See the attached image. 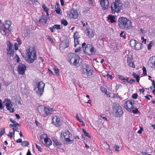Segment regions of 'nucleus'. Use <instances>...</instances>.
Listing matches in <instances>:
<instances>
[{
	"label": "nucleus",
	"instance_id": "7ed1b4c3",
	"mask_svg": "<svg viewBox=\"0 0 155 155\" xmlns=\"http://www.w3.org/2000/svg\"><path fill=\"white\" fill-rule=\"evenodd\" d=\"M118 25L120 28L124 30L130 29L132 27L131 21L124 17H120L118 18Z\"/></svg>",
	"mask_w": 155,
	"mask_h": 155
},
{
	"label": "nucleus",
	"instance_id": "412c9836",
	"mask_svg": "<svg viewBox=\"0 0 155 155\" xmlns=\"http://www.w3.org/2000/svg\"><path fill=\"white\" fill-rule=\"evenodd\" d=\"M69 41L68 40H65L62 41L60 45V48L62 50L64 49L69 46Z\"/></svg>",
	"mask_w": 155,
	"mask_h": 155
},
{
	"label": "nucleus",
	"instance_id": "f257e3e1",
	"mask_svg": "<svg viewBox=\"0 0 155 155\" xmlns=\"http://www.w3.org/2000/svg\"><path fill=\"white\" fill-rule=\"evenodd\" d=\"M25 58L29 63H33L37 58V52L35 46H28L25 50Z\"/></svg>",
	"mask_w": 155,
	"mask_h": 155
},
{
	"label": "nucleus",
	"instance_id": "dca6fc26",
	"mask_svg": "<svg viewBox=\"0 0 155 155\" xmlns=\"http://www.w3.org/2000/svg\"><path fill=\"white\" fill-rule=\"evenodd\" d=\"M100 4L103 10H106L108 9L109 5L108 0H101Z\"/></svg>",
	"mask_w": 155,
	"mask_h": 155
},
{
	"label": "nucleus",
	"instance_id": "ddd939ff",
	"mask_svg": "<svg viewBox=\"0 0 155 155\" xmlns=\"http://www.w3.org/2000/svg\"><path fill=\"white\" fill-rule=\"evenodd\" d=\"M7 45L8 47L7 48V54L10 57H13L15 53L13 45L10 41L8 42Z\"/></svg>",
	"mask_w": 155,
	"mask_h": 155
},
{
	"label": "nucleus",
	"instance_id": "a878e982",
	"mask_svg": "<svg viewBox=\"0 0 155 155\" xmlns=\"http://www.w3.org/2000/svg\"><path fill=\"white\" fill-rule=\"evenodd\" d=\"M44 142V143H43L44 145L48 148H49L50 146L52 145L51 140L48 138Z\"/></svg>",
	"mask_w": 155,
	"mask_h": 155
},
{
	"label": "nucleus",
	"instance_id": "2f4dec72",
	"mask_svg": "<svg viewBox=\"0 0 155 155\" xmlns=\"http://www.w3.org/2000/svg\"><path fill=\"white\" fill-rule=\"evenodd\" d=\"M80 36L79 35V32L78 31H76L74 33V39H79Z\"/></svg>",
	"mask_w": 155,
	"mask_h": 155
},
{
	"label": "nucleus",
	"instance_id": "4be33fe9",
	"mask_svg": "<svg viewBox=\"0 0 155 155\" xmlns=\"http://www.w3.org/2000/svg\"><path fill=\"white\" fill-rule=\"evenodd\" d=\"M69 15L71 18H76L78 16V13L76 10L74 9H72L70 11Z\"/></svg>",
	"mask_w": 155,
	"mask_h": 155
},
{
	"label": "nucleus",
	"instance_id": "f8f14e48",
	"mask_svg": "<svg viewBox=\"0 0 155 155\" xmlns=\"http://www.w3.org/2000/svg\"><path fill=\"white\" fill-rule=\"evenodd\" d=\"M3 103H5V104L6 106V108L11 113L14 112V108L12 107V104H11V101L10 99H5Z\"/></svg>",
	"mask_w": 155,
	"mask_h": 155
},
{
	"label": "nucleus",
	"instance_id": "2eb2a0df",
	"mask_svg": "<svg viewBox=\"0 0 155 155\" xmlns=\"http://www.w3.org/2000/svg\"><path fill=\"white\" fill-rule=\"evenodd\" d=\"M84 33L88 38H92L94 35L93 30L88 26H87L86 29H85Z\"/></svg>",
	"mask_w": 155,
	"mask_h": 155
},
{
	"label": "nucleus",
	"instance_id": "bf43d9fd",
	"mask_svg": "<svg viewBox=\"0 0 155 155\" xmlns=\"http://www.w3.org/2000/svg\"><path fill=\"white\" fill-rule=\"evenodd\" d=\"M49 29L51 32H53L54 31L55 28L53 26L52 27H50Z\"/></svg>",
	"mask_w": 155,
	"mask_h": 155
},
{
	"label": "nucleus",
	"instance_id": "39448f33",
	"mask_svg": "<svg viewBox=\"0 0 155 155\" xmlns=\"http://www.w3.org/2000/svg\"><path fill=\"white\" fill-rule=\"evenodd\" d=\"M82 48L85 54L90 55L93 54L95 53L94 48L91 44H87L86 45V43L84 42L82 44Z\"/></svg>",
	"mask_w": 155,
	"mask_h": 155
},
{
	"label": "nucleus",
	"instance_id": "5fc2aeb1",
	"mask_svg": "<svg viewBox=\"0 0 155 155\" xmlns=\"http://www.w3.org/2000/svg\"><path fill=\"white\" fill-rule=\"evenodd\" d=\"M132 112L134 114H137L139 112V111L138 110V108H136L135 110H133Z\"/></svg>",
	"mask_w": 155,
	"mask_h": 155
},
{
	"label": "nucleus",
	"instance_id": "9b49d317",
	"mask_svg": "<svg viewBox=\"0 0 155 155\" xmlns=\"http://www.w3.org/2000/svg\"><path fill=\"white\" fill-rule=\"evenodd\" d=\"M134 101L129 100L125 103L124 104V107L128 111H131L134 107Z\"/></svg>",
	"mask_w": 155,
	"mask_h": 155
},
{
	"label": "nucleus",
	"instance_id": "cd10ccee",
	"mask_svg": "<svg viewBox=\"0 0 155 155\" xmlns=\"http://www.w3.org/2000/svg\"><path fill=\"white\" fill-rule=\"evenodd\" d=\"M142 47L143 44L137 41L135 44V47H134V48L135 50H138L141 49L142 48Z\"/></svg>",
	"mask_w": 155,
	"mask_h": 155
},
{
	"label": "nucleus",
	"instance_id": "a19ab883",
	"mask_svg": "<svg viewBox=\"0 0 155 155\" xmlns=\"http://www.w3.org/2000/svg\"><path fill=\"white\" fill-rule=\"evenodd\" d=\"M100 89L101 91L104 93H105V94H106L107 92V89L105 88L104 87H100Z\"/></svg>",
	"mask_w": 155,
	"mask_h": 155
},
{
	"label": "nucleus",
	"instance_id": "6e6d98bb",
	"mask_svg": "<svg viewBox=\"0 0 155 155\" xmlns=\"http://www.w3.org/2000/svg\"><path fill=\"white\" fill-rule=\"evenodd\" d=\"M125 34L124 33V31L121 32V33L120 34V36L123 37L124 38H126Z\"/></svg>",
	"mask_w": 155,
	"mask_h": 155
},
{
	"label": "nucleus",
	"instance_id": "7c9ffc66",
	"mask_svg": "<svg viewBox=\"0 0 155 155\" xmlns=\"http://www.w3.org/2000/svg\"><path fill=\"white\" fill-rule=\"evenodd\" d=\"M137 41L134 39H132L130 41L129 44L132 48H134V47H135V44Z\"/></svg>",
	"mask_w": 155,
	"mask_h": 155
},
{
	"label": "nucleus",
	"instance_id": "423d86ee",
	"mask_svg": "<svg viewBox=\"0 0 155 155\" xmlns=\"http://www.w3.org/2000/svg\"><path fill=\"white\" fill-rule=\"evenodd\" d=\"M72 134L68 130H65L64 132H62L61 134V137L62 141H64L66 144H71L73 143V140H71L70 138L71 137Z\"/></svg>",
	"mask_w": 155,
	"mask_h": 155
},
{
	"label": "nucleus",
	"instance_id": "8fccbe9b",
	"mask_svg": "<svg viewBox=\"0 0 155 155\" xmlns=\"http://www.w3.org/2000/svg\"><path fill=\"white\" fill-rule=\"evenodd\" d=\"M47 37L48 39L52 43H54L53 40L50 36L47 35Z\"/></svg>",
	"mask_w": 155,
	"mask_h": 155
},
{
	"label": "nucleus",
	"instance_id": "bb28decb",
	"mask_svg": "<svg viewBox=\"0 0 155 155\" xmlns=\"http://www.w3.org/2000/svg\"><path fill=\"white\" fill-rule=\"evenodd\" d=\"M115 17L112 15H109L107 17V19L110 21V22L112 23L116 22V21L115 20Z\"/></svg>",
	"mask_w": 155,
	"mask_h": 155
},
{
	"label": "nucleus",
	"instance_id": "5701e85b",
	"mask_svg": "<svg viewBox=\"0 0 155 155\" xmlns=\"http://www.w3.org/2000/svg\"><path fill=\"white\" fill-rule=\"evenodd\" d=\"M52 139L54 143L58 147H61L62 144L59 140L57 139L55 137H53L52 138Z\"/></svg>",
	"mask_w": 155,
	"mask_h": 155
},
{
	"label": "nucleus",
	"instance_id": "e433bc0d",
	"mask_svg": "<svg viewBox=\"0 0 155 155\" xmlns=\"http://www.w3.org/2000/svg\"><path fill=\"white\" fill-rule=\"evenodd\" d=\"M14 59L17 63H19L20 61V58L17 54H16L15 56L14 57Z\"/></svg>",
	"mask_w": 155,
	"mask_h": 155
},
{
	"label": "nucleus",
	"instance_id": "72a5a7b5",
	"mask_svg": "<svg viewBox=\"0 0 155 155\" xmlns=\"http://www.w3.org/2000/svg\"><path fill=\"white\" fill-rule=\"evenodd\" d=\"M154 42L153 41H151L150 43L147 45V48L148 50H150L151 49L152 46L154 45Z\"/></svg>",
	"mask_w": 155,
	"mask_h": 155
},
{
	"label": "nucleus",
	"instance_id": "f704fd0d",
	"mask_svg": "<svg viewBox=\"0 0 155 155\" xmlns=\"http://www.w3.org/2000/svg\"><path fill=\"white\" fill-rule=\"evenodd\" d=\"M79 39H74V46L76 47L77 45L79 44L80 41Z\"/></svg>",
	"mask_w": 155,
	"mask_h": 155
},
{
	"label": "nucleus",
	"instance_id": "0eeeda50",
	"mask_svg": "<svg viewBox=\"0 0 155 155\" xmlns=\"http://www.w3.org/2000/svg\"><path fill=\"white\" fill-rule=\"evenodd\" d=\"M81 71L84 77H87L91 75L93 73V71L92 68L88 64L83 65Z\"/></svg>",
	"mask_w": 155,
	"mask_h": 155
},
{
	"label": "nucleus",
	"instance_id": "6ab92c4d",
	"mask_svg": "<svg viewBox=\"0 0 155 155\" xmlns=\"http://www.w3.org/2000/svg\"><path fill=\"white\" fill-rule=\"evenodd\" d=\"M127 62L129 66L133 68H135V65L134 63L133 58L131 55H128L127 56Z\"/></svg>",
	"mask_w": 155,
	"mask_h": 155
},
{
	"label": "nucleus",
	"instance_id": "f3484780",
	"mask_svg": "<svg viewBox=\"0 0 155 155\" xmlns=\"http://www.w3.org/2000/svg\"><path fill=\"white\" fill-rule=\"evenodd\" d=\"M52 123L57 127H60L61 124L59 116L55 115L52 117Z\"/></svg>",
	"mask_w": 155,
	"mask_h": 155
},
{
	"label": "nucleus",
	"instance_id": "0e129e2a",
	"mask_svg": "<svg viewBox=\"0 0 155 155\" xmlns=\"http://www.w3.org/2000/svg\"><path fill=\"white\" fill-rule=\"evenodd\" d=\"M141 39L142 40H143L142 42L144 43L145 44L146 43V41H147L146 39H144L143 37H142Z\"/></svg>",
	"mask_w": 155,
	"mask_h": 155
},
{
	"label": "nucleus",
	"instance_id": "37998d69",
	"mask_svg": "<svg viewBox=\"0 0 155 155\" xmlns=\"http://www.w3.org/2000/svg\"><path fill=\"white\" fill-rule=\"evenodd\" d=\"M54 72L55 74L57 75L59 74V70L58 68L55 67L54 68Z\"/></svg>",
	"mask_w": 155,
	"mask_h": 155
},
{
	"label": "nucleus",
	"instance_id": "774afa93",
	"mask_svg": "<svg viewBox=\"0 0 155 155\" xmlns=\"http://www.w3.org/2000/svg\"><path fill=\"white\" fill-rule=\"evenodd\" d=\"M152 85L153 87L154 88H155V81H154V80H153L152 81Z\"/></svg>",
	"mask_w": 155,
	"mask_h": 155
},
{
	"label": "nucleus",
	"instance_id": "a211bd4d",
	"mask_svg": "<svg viewBox=\"0 0 155 155\" xmlns=\"http://www.w3.org/2000/svg\"><path fill=\"white\" fill-rule=\"evenodd\" d=\"M11 31V29H8L7 28L2 26L0 28V31L2 35L8 37L9 35V33Z\"/></svg>",
	"mask_w": 155,
	"mask_h": 155
},
{
	"label": "nucleus",
	"instance_id": "f03ea898",
	"mask_svg": "<svg viewBox=\"0 0 155 155\" xmlns=\"http://www.w3.org/2000/svg\"><path fill=\"white\" fill-rule=\"evenodd\" d=\"M67 59L71 65L77 67L80 65L82 61L81 59L78 55L73 53L68 54Z\"/></svg>",
	"mask_w": 155,
	"mask_h": 155
},
{
	"label": "nucleus",
	"instance_id": "6e6552de",
	"mask_svg": "<svg viewBox=\"0 0 155 155\" xmlns=\"http://www.w3.org/2000/svg\"><path fill=\"white\" fill-rule=\"evenodd\" d=\"M113 111L116 117H120L123 114V111L122 107L117 104L114 105L113 107Z\"/></svg>",
	"mask_w": 155,
	"mask_h": 155
},
{
	"label": "nucleus",
	"instance_id": "052dcab7",
	"mask_svg": "<svg viewBox=\"0 0 155 155\" xmlns=\"http://www.w3.org/2000/svg\"><path fill=\"white\" fill-rule=\"evenodd\" d=\"M143 130V128L141 127L140 128V129L137 131V133L141 134L142 133V131Z\"/></svg>",
	"mask_w": 155,
	"mask_h": 155
},
{
	"label": "nucleus",
	"instance_id": "69168bd1",
	"mask_svg": "<svg viewBox=\"0 0 155 155\" xmlns=\"http://www.w3.org/2000/svg\"><path fill=\"white\" fill-rule=\"evenodd\" d=\"M22 140L21 139L19 138L16 140V142L18 143H21V142L22 143Z\"/></svg>",
	"mask_w": 155,
	"mask_h": 155
},
{
	"label": "nucleus",
	"instance_id": "e2e57ef3",
	"mask_svg": "<svg viewBox=\"0 0 155 155\" xmlns=\"http://www.w3.org/2000/svg\"><path fill=\"white\" fill-rule=\"evenodd\" d=\"M100 117L103 119L104 120H105L106 121H108V120H107V118L103 116L102 115H101L100 116Z\"/></svg>",
	"mask_w": 155,
	"mask_h": 155
},
{
	"label": "nucleus",
	"instance_id": "de8ad7c7",
	"mask_svg": "<svg viewBox=\"0 0 155 155\" xmlns=\"http://www.w3.org/2000/svg\"><path fill=\"white\" fill-rule=\"evenodd\" d=\"M117 77L119 79H121L123 82H124V81L125 80L123 76L120 75H118Z\"/></svg>",
	"mask_w": 155,
	"mask_h": 155
},
{
	"label": "nucleus",
	"instance_id": "c9c22d12",
	"mask_svg": "<svg viewBox=\"0 0 155 155\" xmlns=\"http://www.w3.org/2000/svg\"><path fill=\"white\" fill-rule=\"evenodd\" d=\"M29 144V143L28 141H24L22 142L21 145L24 147L28 146Z\"/></svg>",
	"mask_w": 155,
	"mask_h": 155
},
{
	"label": "nucleus",
	"instance_id": "473e14b6",
	"mask_svg": "<svg viewBox=\"0 0 155 155\" xmlns=\"http://www.w3.org/2000/svg\"><path fill=\"white\" fill-rule=\"evenodd\" d=\"M83 132L84 134V135L85 136L88 137H89V138H91V135L89 134L86 131V130L85 129H83Z\"/></svg>",
	"mask_w": 155,
	"mask_h": 155
},
{
	"label": "nucleus",
	"instance_id": "c756f323",
	"mask_svg": "<svg viewBox=\"0 0 155 155\" xmlns=\"http://www.w3.org/2000/svg\"><path fill=\"white\" fill-rule=\"evenodd\" d=\"M105 39L104 38H99L97 40V42L98 45L102 47L104 46V40Z\"/></svg>",
	"mask_w": 155,
	"mask_h": 155
},
{
	"label": "nucleus",
	"instance_id": "338daca9",
	"mask_svg": "<svg viewBox=\"0 0 155 155\" xmlns=\"http://www.w3.org/2000/svg\"><path fill=\"white\" fill-rule=\"evenodd\" d=\"M26 155H33L31 153V151L29 149L28 150V152L27 153Z\"/></svg>",
	"mask_w": 155,
	"mask_h": 155
},
{
	"label": "nucleus",
	"instance_id": "79ce46f5",
	"mask_svg": "<svg viewBox=\"0 0 155 155\" xmlns=\"http://www.w3.org/2000/svg\"><path fill=\"white\" fill-rule=\"evenodd\" d=\"M61 23L65 26H67L68 24V22L66 20L62 19L61 21Z\"/></svg>",
	"mask_w": 155,
	"mask_h": 155
},
{
	"label": "nucleus",
	"instance_id": "9d476101",
	"mask_svg": "<svg viewBox=\"0 0 155 155\" xmlns=\"http://www.w3.org/2000/svg\"><path fill=\"white\" fill-rule=\"evenodd\" d=\"M42 110H43L41 108L38 109V112L41 114L43 115L44 117H45L49 114H50L52 113V111H53V109L50 107H45L43 113Z\"/></svg>",
	"mask_w": 155,
	"mask_h": 155
},
{
	"label": "nucleus",
	"instance_id": "4d7b16f0",
	"mask_svg": "<svg viewBox=\"0 0 155 155\" xmlns=\"http://www.w3.org/2000/svg\"><path fill=\"white\" fill-rule=\"evenodd\" d=\"M137 96L138 95L137 93L134 94L132 95V98L134 99H136L137 98Z\"/></svg>",
	"mask_w": 155,
	"mask_h": 155
},
{
	"label": "nucleus",
	"instance_id": "4468645a",
	"mask_svg": "<svg viewBox=\"0 0 155 155\" xmlns=\"http://www.w3.org/2000/svg\"><path fill=\"white\" fill-rule=\"evenodd\" d=\"M26 68L27 67L25 64L21 63L19 64L17 68L18 73L21 75H23L25 74Z\"/></svg>",
	"mask_w": 155,
	"mask_h": 155
},
{
	"label": "nucleus",
	"instance_id": "49530a36",
	"mask_svg": "<svg viewBox=\"0 0 155 155\" xmlns=\"http://www.w3.org/2000/svg\"><path fill=\"white\" fill-rule=\"evenodd\" d=\"M12 129L13 130V133L14 135H15V131L19 132V128L18 127H13Z\"/></svg>",
	"mask_w": 155,
	"mask_h": 155
},
{
	"label": "nucleus",
	"instance_id": "c85d7f7f",
	"mask_svg": "<svg viewBox=\"0 0 155 155\" xmlns=\"http://www.w3.org/2000/svg\"><path fill=\"white\" fill-rule=\"evenodd\" d=\"M48 137L47 134H42L40 137V141H41L42 143L46 140L48 138Z\"/></svg>",
	"mask_w": 155,
	"mask_h": 155
},
{
	"label": "nucleus",
	"instance_id": "3c124183",
	"mask_svg": "<svg viewBox=\"0 0 155 155\" xmlns=\"http://www.w3.org/2000/svg\"><path fill=\"white\" fill-rule=\"evenodd\" d=\"M5 133V128L2 129L0 131V136L1 137Z\"/></svg>",
	"mask_w": 155,
	"mask_h": 155
},
{
	"label": "nucleus",
	"instance_id": "680f3d73",
	"mask_svg": "<svg viewBox=\"0 0 155 155\" xmlns=\"http://www.w3.org/2000/svg\"><path fill=\"white\" fill-rule=\"evenodd\" d=\"M133 75L134 76V77L135 78H137L138 77H139V75H138L137 74H136V73H134V72H133Z\"/></svg>",
	"mask_w": 155,
	"mask_h": 155
},
{
	"label": "nucleus",
	"instance_id": "a18cd8bd",
	"mask_svg": "<svg viewBox=\"0 0 155 155\" xmlns=\"http://www.w3.org/2000/svg\"><path fill=\"white\" fill-rule=\"evenodd\" d=\"M143 74L145 76L147 75L146 69L145 67H143Z\"/></svg>",
	"mask_w": 155,
	"mask_h": 155
},
{
	"label": "nucleus",
	"instance_id": "58836bf2",
	"mask_svg": "<svg viewBox=\"0 0 155 155\" xmlns=\"http://www.w3.org/2000/svg\"><path fill=\"white\" fill-rule=\"evenodd\" d=\"M109 97L112 98H117V94L114 93H110Z\"/></svg>",
	"mask_w": 155,
	"mask_h": 155
},
{
	"label": "nucleus",
	"instance_id": "b1692460",
	"mask_svg": "<svg viewBox=\"0 0 155 155\" xmlns=\"http://www.w3.org/2000/svg\"><path fill=\"white\" fill-rule=\"evenodd\" d=\"M47 19L45 16L42 15L40 16V19L39 20V22L40 24H42L45 25L47 23Z\"/></svg>",
	"mask_w": 155,
	"mask_h": 155
},
{
	"label": "nucleus",
	"instance_id": "aec40b11",
	"mask_svg": "<svg viewBox=\"0 0 155 155\" xmlns=\"http://www.w3.org/2000/svg\"><path fill=\"white\" fill-rule=\"evenodd\" d=\"M148 66L152 68H155V56L150 57L148 62Z\"/></svg>",
	"mask_w": 155,
	"mask_h": 155
},
{
	"label": "nucleus",
	"instance_id": "393cba45",
	"mask_svg": "<svg viewBox=\"0 0 155 155\" xmlns=\"http://www.w3.org/2000/svg\"><path fill=\"white\" fill-rule=\"evenodd\" d=\"M5 23L3 24L2 26L5 27V28H7L8 29H10V27L12 24V22L11 21L8 20H6Z\"/></svg>",
	"mask_w": 155,
	"mask_h": 155
},
{
	"label": "nucleus",
	"instance_id": "603ef678",
	"mask_svg": "<svg viewBox=\"0 0 155 155\" xmlns=\"http://www.w3.org/2000/svg\"><path fill=\"white\" fill-rule=\"evenodd\" d=\"M19 45L17 43H15L14 45L16 51L18 50L19 47Z\"/></svg>",
	"mask_w": 155,
	"mask_h": 155
},
{
	"label": "nucleus",
	"instance_id": "4c0bfd02",
	"mask_svg": "<svg viewBox=\"0 0 155 155\" xmlns=\"http://www.w3.org/2000/svg\"><path fill=\"white\" fill-rule=\"evenodd\" d=\"M35 145L36 148L38 149V150L40 152H42L43 151V149L40 146H38L37 143H35Z\"/></svg>",
	"mask_w": 155,
	"mask_h": 155
},
{
	"label": "nucleus",
	"instance_id": "ea45409f",
	"mask_svg": "<svg viewBox=\"0 0 155 155\" xmlns=\"http://www.w3.org/2000/svg\"><path fill=\"white\" fill-rule=\"evenodd\" d=\"M42 7L44 11L47 14L48 13V11L49 10V9L44 4L42 5Z\"/></svg>",
	"mask_w": 155,
	"mask_h": 155
},
{
	"label": "nucleus",
	"instance_id": "c03bdc74",
	"mask_svg": "<svg viewBox=\"0 0 155 155\" xmlns=\"http://www.w3.org/2000/svg\"><path fill=\"white\" fill-rule=\"evenodd\" d=\"M53 26L54 28L55 29L58 30H60L61 29V26L59 25H55Z\"/></svg>",
	"mask_w": 155,
	"mask_h": 155
},
{
	"label": "nucleus",
	"instance_id": "09e8293b",
	"mask_svg": "<svg viewBox=\"0 0 155 155\" xmlns=\"http://www.w3.org/2000/svg\"><path fill=\"white\" fill-rule=\"evenodd\" d=\"M55 11L57 14H61V10L59 7H57V8H56Z\"/></svg>",
	"mask_w": 155,
	"mask_h": 155
},
{
	"label": "nucleus",
	"instance_id": "13d9d810",
	"mask_svg": "<svg viewBox=\"0 0 155 155\" xmlns=\"http://www.w3.org/2000/svg\"><path fill=\"white\" fill-rule=\"evenodd\" d=\"M114 148H115V150L116 151H117L118 152H119V150L118 149H119L120 148L119 146L116 145H115V146L114 147Z\"/></svg>",
	"mask_w": 155,
	"mask_h": 155
},
{
	"label": "nucleus",
	"instance_id": "1a4fd4ad",
	"mask_svg": "<svg viewBox=\"0 0 155 155\" xmlns=\"http://www.w3.org/2000/svg\"><path fill=\"white\" fill-rule=\"evenodd\" d=\"M45 86V84L42 81H40L37 83V87L35 88V90L40 95H42L44 91Z\"/></svg>",
	"mask_w": 155,
	"mask_h": 155
},
{
	"label": "nucleus",
	"instance_id": "864d4df0",
	"mask_svg": "<svg viewBox=\"0 0 155 155\" xmlns=\"http://www.w3.org/2000/svg\"><path fill=\"white\" fill-rule=\"evenodd\" d=\"M81 48L80 47L76 49L74 51L75 52L77 53L80 51L81 50Z\"/></svg>",
	"mask_w": 155,
	"mask_h": 155
},
{
	"label": "nucleus",
	"instance_id": "20e7f679",
	"mask_svg": "<svg viewBox=\"0 0 155 155\" xmlns=\"http://www.w3.org/2000/svg\"><path fill=\"white\" fill-rule=\"evenodd\" d=\"M111 13L112 14H118L123 8V4L120 0H115L111 4Z\"/></svg>",
	"mask_w": 155,
	"mask_h": 155
}]
</instances>
